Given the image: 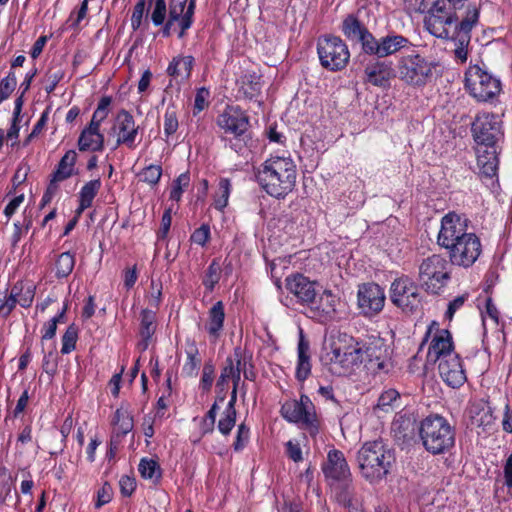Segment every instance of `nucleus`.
Segmentation results:
<instances>
[{
  "label": "nucleus",
  "instance_id": "nucleus-52",
  "mask_svg": "<svg viewBox=\"0 0 512 512\" xmlns=\"http://www.w3.org/2000/svg\"><path fill=\"white\" fill-rule=\"evenodd\" d=\"M218 400L212 404L205 417L202 419L200 424V430L203 435L212 433L216 422V416L219 409Z\"/></svg>",
  "mask_w": 512,
  "mask_h": 512
},
{
  "label": "nucleus",
  "instance_id": "nucleus-56",
  "mask_svg": "<svg viewBox=\"0 0 512 512\" xmlns=\"http://www.w3.org/2000/svg\"><path fill=\"white\" fill-rule=\"evenodd\" d=\"M167 17V5L165 0H155L154 8L151 14L152 23L155 26H161Z\"/></svg>",
  "mask_w": 512,
  "mask_h": 512
},
{
  "label": "nucleus",
  "instance_id": "nucleus-1",
  "mask_svg": "<svg viewBox=\"0 0 512 512\" xmlns=\"http://www.w3.org/2000/svg\"><path fill=\"white\" fill-rule=\"evenodd\" d=\"M467 0H436L424 19L426 30L439 39L452 40L454 56L460 63L468 58V46L472 28L478 23L479 9L469 5L460 18L455 10L461 9Z\"/></svg>",
  "mask_w": 512,
  "mask_h": 512
},
{
  "label": "nucleus",
  "instance_id": "nucleus-19",
  "mask_svg": "<svg viewBox=\"0 0 512 512\" xmlns=\"http://www.w3.org/2000/svg\"><path fill=\"white\" fill-rule=\"evenodd\" d=\"M217 125L225 133L236 138L243 136L249 128V117L239 107H227L217 118Z\"/></svg>",
  "mask_w": 512,
  "mask_h": 512
},
{
  "label": "nucleus",
  "instance_id": "nucleus-2",
  "mask_svg": "<svg viewBox=\"0 0 512 512\" xmlns=\"http://www.w3.org/2000/svg\"><path fill=\"white\" fill-rule=\"evenodd\" d=\"M255 178L268 195L284 199L296 186L297 166L290 155L271 156L255 168Z\"/></svg>",
  "mask_w": 512,
  "mask_h": 512
},
{
  "label": "nucleus",
  "instance_id": "nucleus-51",
  "mask_svg": "<svg viewBox=\"0 0 512 512\" xmlns=\"http://www.w3.org/2000/svg\"><path fill=\"white\" fill-rule=\"evenodd\" d=\"M236 415L237 412L224 409L217 424V429L222 435L227 436L231 433L236 424Z\"/></svg>",
  "mask_w": 512,
  "mask_h": 512
},
{
  "label": "nucleus",
  "instance_id": "nucleus-29",
  "mask_svg": "<svg viewBox=\"0 0 512 512\" xmlns=\"http://www.w3.org/2000/svg\"><path fill=\"white\" fill-rule=\"evenodd\" d=\"M333 497L340 505L350 506L354 497L352 477L329 484Z\"/></svg>",
  "mask_w": 512,
  "mask_h": 512
},
{
  "label": "nucleus",
  "instance_id": "nucleus-22",
  "mask_svg": "<svg viewBox=\"0 0 512 512\" xmlns=\"http://www.w3.org/2000/svg\"><path fill=\"white\" fill-rule=\"evenodd\" d=\"M381 59L377 58L367 63L364 69L365 81L376 87H387L395 76V70L391 61Z\"/></svg>",
  "mask_w": 512,
  "mask_h": 512
},
{
  "label": "nucleus",
  "instance_id": "nucleus-39",
  "mask_svg": "<svg viewBox=\"0 0 512 512\" xmlns=\"http://www.w3.org/2000/svg\"><path fill=\"white\" fill-rule=\"evenodd\" d=\"M338 298L330 290H325L319 299V304L316 306V310L319 316L325 319L331 318L336 312Z\"/></svg>",
  "mask_w": 512,
  "mask_h": 512
},
{
  "label": "nucleus",
  "instance_id": "nucleus-45",
  "mask_svg": "<svg viewBox=\"0 0 512 512\" xmlns=\"http://www.w3.org/2000/svg\"><path fill=\"white\" fill-rule=\"evenodd\" d=\"M231 193V182L227 178H222L218 184V190L214 197V207L222 211L228 204V199Z\"/></svg>",
  "mask_w": 512,
  "mask_h": 512
},
{
  "label": "nucleus",
  "instance_id": "nucleus-23",
  "mask_svg": "<svg viewBox=\"0 0 512 512\" xmlns=\"http://www.w3.org/2000/svg\"><path fill=\"white\" fill-rule=\"evenodd\" d=\"M322 470L328 484L352 477L344 454L336 449L328 452L327 460L323 464Z\"/></svg>",
  "mask_w": 512,
  "mask_h": 512
},
{
  "label": "nucleus",
  "instance_id": "nucleus-43",
  "mask_svg": "<svg viewBox=\"0 0 512 512\" xmlns=\"http://www.w3.org/2000/svg\"><path fill=\"white\" fill-rule=\"evenodd\" d=\"M221 265L218 259H213L209 264L202 283L208 292H212L221 278Z\"/></svg>",
  "mask_w": 512,
  "mask_h": 512
},
{
  "label": "nucleus",
  "instance_id": "nucleus-7",
  "mask_svg": "<svg viewBox=\"0 0 512 512\" xmlns=\"http://www.w3.org/2000/svg\"><path fill=\"white\" fill-rule=\"evenodd\" d=\"M317 53L321 66L332 72L343 70L350 59L348 46L340 37L334 35L318 38Z\"/></svg>",
  "mask_w": 512,
  "mask_h": 512
},
{
  "label": "nucleus",
  "instance_id": "nucleus-5",
  "mask_svg": "<svg viewBox=\"0 0 512 512\" xmlns=\"http://www.w3.org/2000/svg\"><path fill=\"white\" fill-rule=\"evenodd\" d=\"M436 63L427 60L416 50L397 58L396 73L400 81L408 86L424 87L433 77Z\"/></svg>",
  "mask_w": 512,
  "mask_h": 512
},
{
  "label": "nucleus",
  "instance_id": "nucleus-60",
  "mask_svg": "<svg viewBox=\"0 0 512 512\" xmlns=\"http://www.w3.org/2000/svg\"><path fill=\"white\" fill-rule=\"evenodd\" d=\"M210 97V91L201 87L197 90L194 100L193 115H197L208 107V99Z\"/></svg>",
  "mask_w": 512,
  "mask_h": 512
},
{
  "label": "nucleus",
  "instance_id": "nucleus-24",
  "mask_svg": "<svg viewBox=\"0 0 512 512\" xmlns=\"http://www.w3.org/2000/svg\"><path fill=\"white\" fill-rule=\"evenodd\" d=\"M477 165L481 177L492 179L497 176L498 171V152L496 145L494 146H478Z\"/></svg>",
  "mask_w": 512,
  "mask_h": 512
},
{
  "label": "nucleus",
  "instance_id": "nucleus-31",
  "mask_svg": "<svg viewBox=\"0 0 512 512\" xmlns=\"http://www.w3.org/2000/svg\"><path fill=\"white\" fill-rule=\"evenodd\" d=\"M368 28L353 14L347 15L342 21L341 31L351 42H358Z\"/></svg>",
  "mask_w": 512,
  "mask_h": 512
},
{
  "label": "nucleus",
  "instance_id": "nucleus-38",
  "mask_svg": "<svg viewBox=\"0 0 512 512\" xmlns=\"http://www.w3.org/2000/svg\"><path fill=\"white\" fill-rule=\"evenodd\" d=\"M75 266V255L69 251L59 254L55 260V277L67 278Z\"/></svg>",
  "mask_w": 512,
  "mask_h": 512
},
{
  "label": "nucleus",
  "instance_id": "nucleus-3",
  "mask_svg": "<svg viewBox=\"0 0 512 512\" xmlns=\"http://www.w3.org/2000/svg\"><path fill=\"white\" fill-rule=\"evenodd\" d=\"M394 462L395 454L383 440L367 441L357 452L360 473L370 483L385 478Z\"/></svg>",
  "mask_w": 512,
  "mask_h": 512
},
{
  "label": "nucleus",
  "instance_id": "nucleus-36",
  "mask_svg": "<svg viewBox=\"0 0 512 512\" xmlns=\"http://www.w3.org/2000/svg\"><path fill=\"white\" fill-rule=\"evenodd\" d=\"M199 351L195 342L188 344L186 349L187 359L182 367V373L186 377H196L201 364V359L198 357Z\"/></svg>",
  "mask_w": 512,
  "mask_h": 512
},
{
  "label": "nucleus",
  "instance_id": "nucleus-62",
  "mask_svg": "<svg viewBox=\"0 0 512 512\" xmlns=\"http://www.w3.org/2000/svg\"><path fill=\"white\" fill-rule=\"evenodd\" d=\"M112 500V487L106 482L103 486L97 491V499L95 502V507L97 509L101 508L105 504H108Z\"/></svg>",
  "mask_w": 512,
  "mask_h": 512
},
{
  "label": "nucleus",
  "instance_id": "nucleus-9",
  "mask_svg": "<svg viewBox=\"0 0 512 512\" xmlns=\"http://www.w3.org/2000/svg\"><path fill=\"white\" fill-rule=\"evenodd\" d=\"M449 279V263L441 255L426 258L419 267V280L429 293L438 294Z\"/></svg>",
  "mask_w": 512,
  "mask_h": 512
},
{
  "label": "nucleus",
  "instance_id": "nucleus-46",
  "mask_svg": "<svg viewBox=\"0 0 512 512\" xmlns=\"http://www.w3.org/2000/svg\"><path fill=\"white\" fill-rule=\"evenodd\" d=\"M13 488V478L9 469L5 466L0 467V505L6 503L11 497Z\"/></svg>",
  "mask_w": 512,
  "mask_h": 512
},
{
  "label": "nucleus",
  "instance_id": "nucleus-11",
  "mask_svg": "<svg viewBox=\"0 0 512 512\" xmlns=\"http://www.w3.org/2000/svg\"><path fill=\"white\" fill-rule=\"evenodd\" d=\"M391 302L404 313H414L421 307L419 286L408 276L396 278L389 290Z\"/></svg>",
  "mask_w": 512,
  "mask_h": 512
},
{
  "label": "nucleus",
  "instance_id": "nucleus-37",
  "mask_svg": "<svg viewBox=\"0 0 512 512\" xmlns=\"http://www.w3.org/2000/svg\"><path fill=\"white\" fill-rule=\"evenodd\" d=\"M112 425L117 435H126L133 429V417L123 407L118 408L113 416Z\"/></svg>",
  "mask_w": 512,
  "mask_h": 512
},
{
  "label": "nucleus",
  "instance_id": "nucleus-49",
  "mask_svg": "<svg viewBox=\"0 0 512 512\" xmlns=\"http://www.w3.org/2000/svg\"><path fill=\"white\" fill-rule=\"evenodd\" d=\"M190 184L189 172L181 173L172 183L170 191V200L179 202L185 189Z\"/></svg>",
  "mask_w": 512,
  "mask_h": 512
},
{
  "label": "nucleus",
  "instance_id": "nucleus-42",
  "mask_svg": "<svg viewBox=\"0 0 512 512\" xmlns=\"http://www.w3.org/2000/svg\"><path fill=\"white\" fill-rule=\"evenodd\" d=\"M364 54L381 58V37L377 39L369 30L357 42Z\"/></svg>",
  "mask_w": 512,
  "mask_h": 512
},
{
  "label": "nucleus",
  "instance_id": "nucleus-44",
  "mask_svg": "<svg viewBox=\"0 0 512 512\" xmlns=\"http://www.w3.org/2000/svg\"><path fill=\"white\" fill-rule=\"evenodd\" d=\"M138 470L142 478L153 480L154 482L159 481L161 478V469L159 464L153 460L148 458L141 459Z\"/></svg>",
  "mask_w": 512,
  "mask_h": 512
},
{
  "label": "nucleus",
  "instance_id": "nucleus-13",
  "mask_svg": "<svg viewBox=\"0 0 512 512\" xmlns=\"http://www.w3.org/2000/svg\"><path fill=\"white\" fill-rule=\"evenodd\" d=\"M195 0H190L188 4V9H183L180 0H175L174 2L169 3L168 10V19L163 25L162 34L165 37L170 36L171 28L174 23H177L180 32L178 34L179 38L184 37L186 31L191 28L194 20L195 13Z\"/></svg>",
  "mask_w": 512,
  "mask_h": 512
},
{
  "label": "nucleus",
  "instance_id": "nucleus-27",
  "mask_svg": "<svg viewBox=\"0 0 512 512\" xmlns=\"http://www.w3.org/2000/svg\"><path fill=\"white\" fill-rule=\"evenodd\" d=\"M238 95L245 99L257 98L262 89L261 77L256 73H246L237 80Z\"/></svg>",
  "mask_w": 512,
  "mask_h": 512
},
{
  "label": "nucleus",
  "instance_id": "nucleus-64",
  "mask_svg": "<svg viewBox=\"0 0 512 512\" xmlns=\"http://www.w3.org/2000/svg\"><path fill=\"white\" fill-rule=\"evenodd\" d=\"M87 12H88V0H83L78 11L76 13L72 12L70 14V17L68 19V22L71 23L70 27L77 28L79 26L80 22L86 17Z\"/></svg>",
  "mask_w": 512,
  "mask_h": 512
},
{
  "label": "nucleus",
  "instance_id": "nucleus-14",
  "mask_svg": "<svg viewBox=\"0 0 512 512\" xmlns=\"http://www.w3.org/2000/svg\"><path fill=\"white\" fill-rule=\"evenodd\" d=\"M360 343L355 346H349L345 349L333 346L330 353L327 354L330 361V370L333 374L342 376L350 373L352 368L362 364Z\"/></svg>",
  "mask_w": 512,
  "mask_h": 512
},
{
  "label": "nucleus",
  "instance_id": "nucleus-40",
  "mask_svg": "<svg viewBox=\"0 0 512 512\" xmlns=\"http://www.w3.org/2000/svg\"><path fill=\"white\" fill-rule=\"evenodd\" d=\"M110 104L111 98L109 96L102 97L92 115L89 125L85 129L100 132V125L108 116V108Z\"/></svg>",
  "mask_w": 512,
  "mask_h": 512
},
{
  "label": "nucleus",
  "instance_id": "nucleus-41",
  "mask_svg": "<svg viewBox=\"0 0 512 512\" xmlns=\"http://www.w3.org/2000/svg\"><path fill=\"white\" fill-rule=\"evenodd\" d=\"M238 368L234 367L233 359L227 358L225 361V365L221 370L220 376L216 382V387L219 390V394L217 396V400L219 402H223L225 399V391L226 386L230 378H232L233 374L236 372Z\"/></svg>",
  "mask_w": 512,
  "mask_h": 512
},
{
  "label": "nucleus",
  "instance_id": "nucleus-18",
  "mask_svg": "<svg viewBox=\"0 0 512 512\" xmlns=\"http://www.w3.org/2000/svg\"><path fill=\"white\" fill-rule=\"evenodd\" d=\"M481 252V240L474 233L468 237L465 242H461L460 245L451 248V251L448 252L447 255L452 265L469 268L477 261Z\"/></svg>",
  "mask_w": 512,
  "mask_h": 512
},
{
  "label": "nucleus",
  "instance_id": "nucleus-55",
  "mask_svg": "<svg viewBox=\"0 0 512 512\" xmlns=\"http://www.w3.org/2000/svg\"><path fill=\"white\" fill-rule=\"evenodd\" d=\"M16 85V75L13 71H10L8 75L0 82V101L8 99L12 92L15 90Z\"/></svg>",
  "mask_w": 512,
  "mask_h": 512
},
{
  "label": "nucleus",
  "instance_id": "nucleus-34",
  "mask_svg": "<svg viewBox=\"0 0 512 512\" xmlns=\"http://www.w3.org/2000/svg\"><path fill=\"white\" fill-rule=\"evenodd\" d=\"M155 313L151 310L144 309L141 312V323H140V336L142 340L139 343V347L142 350H146L149 346V341L155 333Z\"/></svg>",
  "mask_w": 512,
  "mask_h": 512
},
{
  "label": "nucleus",
  "instance_id": "nucleus-25",
  "mask_svg": "<svg viewBox=\"0 0 512 512\" xmlns=\"http://www.w3.org/2000/svg\"><path fill=\"white\" fill-rule=\"evenodd\" d=\"M452 335L447 329H437L436 335L432 338L428 349V358L437 362L448 358V354H455Z\"/></svg>",
  "mask_w": 512,
  "mask_h": 512
},
{
  "label": "nucleus",
  "instance_id": "nucleus-20",
  "mask_svg": "<svg viewBox=\"0 0 512 512\" xmlns=\"http://www.w3.org/2000/svg\"><path fill=\"white\" fill-rule=\"evenodd\" d=\"M438 371L442 380L451 388H459L467 376L458 354H448V358L438 361Z\"/></svg>",
  "mask_w": 512,
  "mask_h": 512
},
{
  "label": "nucleus",
  "instance_id": "nucleus-32",
  "mask_svg": "<svg viewBox=\"0 0 512 512\" xmlns=\"http://www.w3.org/2000/svg\"><path fill=\"white\" fill-rule=\"evenodd\" d=\"M80 151H102L104 149V136L101 132L83 129L78 139Z\"/></svg>",
  "mask_w": 512,
  "mask_h": 512
},
{
  "label": "nucleus",
  "instance_id": "nucleus-6",
  "mask_svg": "<svg viewBox=\"0 0 512 512\" xmlns=\"http://www.w3.org/2000/svg\"><path fill=\"white\" fill-rule=\"evenodd\" d=\"M470 219L463 213L450 211L440 221V230L437 236L438 245L450 252L451 248L465 242L468 237L474 234L469 231Z\"/></svg>",
  "mask_w": 512,
  "mask_h": 512
},
{
  "label": "nucleus",
  "instance_id": "nucleus-59",
  "mask_svg": "<svg viewBox=\"0 0 512 512\" xmlns=\"http://www.w3.org/2000/svg\"><path fill=\"white\" fill-rule=\"evenodd\" d=\"M250 438V429L244 423L238 425L236 438L233 443V448L235 451H242L244 447L247 445Z\"/></svg>",
  "mask_w": 512,
  "mask_h": 512
},
{
  "label": "nucleus",
  "instance_id": "nucleus-35",
  "mask_svg": "<svg viewBox=\"0 0 512 512\" xmlns=\"http://www.w3.org/2000/svg\"><path fill=\"white\" fill-rule=\"evenodd\" d=\"M77 159V153L74 150H68L59 161L53 176L56 180H66L73 175L74 166Z\"/></svg>",
  "mask_w": 512,
  "mask_h": 512
},
{
  "label": "nucleus",
  "instance_id": "nucleus-16",
  "mask_svg": "<svg viewBox=\"0 0 512 512\" xmlns=\"http://www.w3.org/2000/svg\"><path fill=\"white\" fill-rule=\"evenodd\" d=\"M361 358L367 370L372 373L384 371L388 365L387 347L381 339L360 343Z\"/></svg>",
  "mask_w": 512,
  "mask_h": 512
},
{
  "label": "nucleus",
  "instance_id": "nucleus-47",
  "mask_svg": "<svg viewBox=\"0 0 512 512\" xmlns=\"http://www.w3.org/2000/svg\"><path fill=\"white\" fill-rule=\"evenodd\" d=\"M101 185L102 183L100 178L86 182L78 193V200L92 205L94 198L97 196L99 190L101 189Z\"/></svg>",
  "mask_w": 512,
  "mask_h": 512
},
{
  "label": "nucleus",
  "instance_id": "nucleus-4",
  "mask_svg": "<svg viewBox=\"0 0 512 512\" xmlns=\"http://www.w3.org/2000/svg\"><path fill=\"white\" fill-rule=\"evenodd\" d=\"M417 431L424 449L432 455L448 453L455 445L454 428L439 414H430L422 419Z\"/></svg>",
  "mask_w": 512,
  "mask_h": 512
},
{
  "label": "nucleus",
  "instance_id": "nucleus-53",
  "mask_svg": "<svg viewBox=\"0 0 512 512\" xmlns=\"http://www.w3.org/2000/svg\"><path fill=\"white\" fill-rule=\"evenodd\" d=\"M215 366L212 360L206 361L202 369L199 386L204 392L210 391L214 382Z\"/></svg>",
  "mask_w": 512,
  "mask_h": 512
},
{
  "label": "nucleus",
  "instance_id": "nucleus-63",
  "mask_svg": "<svg viewBox=\"0 0 512 512\" xmlns=\"http://www.w3.org/2000/svg\"><path fill=\"white\" fill-rule=\"evenodd\" d=\"M120 492L125 497H130L136 489V480L134 477L123 475L119 480Z\"/></svg>",
  "mask_w": 512,
  "mask_h": 512
},
{
  "label": "nucleus",
  "instance_id": "nucleus-33",
  "mask_svg": "<svg viewBox=\"0 0 512 512\" xmlns=\"http://www.w3.org/2000/svg\"><path fill=\"white\" fill-rule=\"evenodd\" d=\"M225 320L224 305L222 301L216 302L208 312V333L218 338L223 329Z\"/></svg>",
  "mask_w": 512,
  "mask_h": 512
},
{
  "label": "nucleus",
  "instance_id": "nucleus-61",
  "mask_svg": "<svg viewBox=\"0 0 512 512\" xmlns=\"http://www.w3.org/2000/svg\"><path fill=\"white\" fill-rule=\"evenodd\" d=\"M145 0H139L133 9V13L131 16V27L134 31L138 30L142 24V18L145 12Z\"/></svg>",
  "mask_w": 512,
  "mask_h": 512
},
{
  "label": "nucleus",
  "instance_id": "nucleus-17",
  "mask_svg": "<svg viewBox=\"0 0 512 512\" xmlns=\"http://www.w3.org/2000/svg\"><path fill=\"white\" fill-rule=\"evenodd\" d=\"M112 134L116 136V145H125L129 149L136 148V138L139 133V126L136 125L134 117L127 110H120L111 128Z\"/></svg>",
  "mask_w": 512,
  "mask_h": 512
},
{
  "label": "nucleus",
  "instance_id": "nucleus-57",
  "mask_svg": "<svg viewBox=\"0 0 512 512\" xmlns=\"http://www.w3.org/2000/svg\"><path fill=\"white\" fill-rule=\"evenodd\" d=\"M210 237V226L208 224H202L191 234L190 241L194 244L204 247L210 240Z\"/></svg>",
  "mask_w": 512,
  "mask_h": 512
},
{
  "label": "nucleus",
  "instance_id": "nucleus-10",
  "mask_svg": "<svg viewBox=\"0 0 512 512\" xmlns=\"http://www.w3.org/2000/svg\"><path fill=\"white\" fill-rule=\"evenodd\" d=\"M281 415L287 421L296 423L306 429L311 436L318 434L319 428L315 406L307 395L302 394L298 401L283 404Z\"/></svg>",
  "mask_w": 512,
  "mask_h": 512
},
{
  "label": "nucleus",
  "instance_id": "nucleus-8",
  "mask_svg": "<svg viewBox=\"0 0 512 512\" xmlns=\"http://www.w3.org/2000/svg\"><path fill=\"white\" fill-rule=\"evenodd\" d=\"M465 87L470 95L479 102H487L501 91L500 79L475 65L465 73Z\"/></svg>",
  "mask_w": 512,
  "mask_h": 512
},
{
  "label": "nucleus",
  "instance_id": "nucleus-50",
  "mask_svg": "<svg viewBox=\"0 0 512 512\" xmlns=\"http://www.w3.org/2000/svg\"><path fill=\"white\" fill-rule=\"evenodd\" d=\"M77 340L78 327L75 324H71L62 336L61 353L65 355L72 352L76 348Z\"/></svg>",
  "mask_w": 512,
  "mask_h": 512
},
{
  "label": "nucleus",
  "instance_id": "nucleus-12",
  "mask_svg": "<svg viewBox=\"0 0 512 512\" xmlns=\"http://www.w3.org/2000/svg\"><path fill=\"white\" fill-rule=\"evenodd\" d=\"M472 136L478 146H494L503 137L502 121L493 113H478L471 125Z\"/></svg>",
  "mask_w": 512,
  "mask_h": 512
},
{
  "label": "nucleus",
  "instance_id": "nucleus-26",
  "mask_svg": "<svg viewBox=\"0 0 512 512\" xmlns=\"http://www.w3.org/2000/svg\"><path fill=\"white\" fill-rule=\"evenodd\" d=\"M297 354L298 360L295 377L298 381L304 382L311 374V362L309 355V343L304 339L302 330H300Z\"/></svg>",
  "mask_w": 512,
  "mask_h": 512
},
{
  "label": "nucleus",
  "instance_id": "nucleus-28",
  "mask_svg": "<svg viewBox=\"0 0 512 512\" xmlns=\"http://www.w3.org/2000/svg\"><path fill=\"white\" fill-rule=\"evenodd\" d=\"M195 59L191 55L174 57L167 67V74L173 78L187 80L191 76Z\"/></svg>",
  "mask_w": 512,
  "mask_h": 512
},
{
  "label": "nucleus",
  "instance_id": "nucleus-21",
  "mask_svg": "<svg viewBox=\"0 0 512 512\" xmlns=\"http://www.w3.org/2000/svg\"><path fill=\"white\" fill-rule=\"evenodd\" d=\"M286 289L294 295L301 304H312L315 301L317 291L316 282L311 281L303 274H293L285 280Z\"/></svg>",
  "mask_w": 512,
  "mask_h": 512
},
{
  "label": "nucleus",
  "instance_id": "nucleus-54",
  "mask_svg": "<svg viewBox=\"0 0 512 512\" xmlns=\"http://www.w3.org/2000/svg\"><path fill=\"white\" fill-rule=\"evenodd\" d=\"M178 118L175 107L168 106L164 114V134L166 137L173 135L178 129Z\"/></svg>",
  "mask_w": 512,
  "mask_h": 512
},
{
  "label": "nucleus",
  "instance_id": "nucleus-15",
  "mask_svg": "<svg viewBox=\"0 0 512 512\" xmlns=\"http://www.w3.org/2000/svg\"><path fill=\"white\" fill-rule=\"evenodd\" d=\"M385 299L384 290L376 283H364L358 288V307L365 316L371 317L381 312Z\"/></svg>",
  "mask_w": 512,
  "mask_h": 512
},
{
  "label": "nucleus",
  "instance_id": "nucleus-58",
  "mask_svg": "<svg viewBox=\"0 0 512 512\" xmlns=\"http://www.w3.org/2000/svg\"><path fill=\"white\" fill-rule=\"evenodd\" d=\"M399 393L394 389L384 391L378 398L377 407L383 411H388L395 401L399 398Z\"/></svg>",
  "mask_w": 512,
  "mask_h": 512
},
{
  "label": "nucleus",
  "instance_id": "nucleus-48",
  "mask_svg": "<svg viewBox=\"0 0 512 512\" xmlns=\"http://www.w3.org/2000/svg\"><path fill=\"white\" fill-rule=\"evenodd\" d=\"M162 172V167L160 165L150 164L138 173V177L140 181L151 186H156L161 179Z\"/></svg>",
  "mask_w": 512,
  "mask_h": 512
},
{
  "label": "nucleus",
  "instance_id": "nucleus-30",
  "mask_svg": "<svg viewBox=\"0 0 512 512\" xmlns=\"http://www.w3.org/2000/svg\"><path fill=\"white\" fill-rule=\"evenodd\" d=\"M408 38L400 34H387L381 37V58L391 56L408 46H411Z\"/></svg>",
  "mask_w": 512,
  "mask_h": 512
}]
</instances>
